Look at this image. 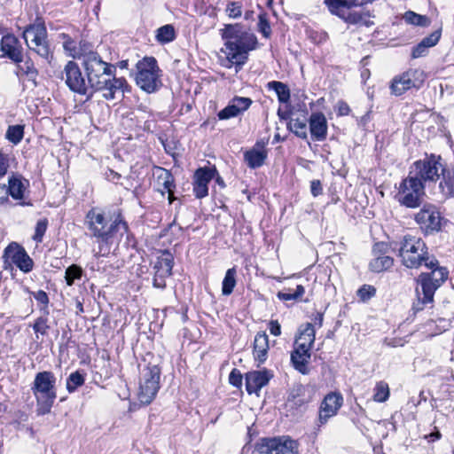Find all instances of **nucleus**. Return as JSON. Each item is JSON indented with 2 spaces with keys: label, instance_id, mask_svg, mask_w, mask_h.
Listing matches in <instances>:
<instances>
[{
  "label": "nucleus",
  "instance_id": "1",
  "mask_svg": "<svg viewBox=\"0 0 454 454\" xmlns=\"http://www.w3.org/2000/svg\"><path fill=\"white\" fill-rule=\"evenodd\" d=\"M446 166L441 156L427 155L423 160L415 161L410 168L409 175L398 188L396 199L406 207L416 208L422 204L425 195V184L435 183Z\"/></svg>",
  "mask_w": 454,
  "mask_h": 454
},
{
  "label": "nucleus",
  "instance_id": "2",
  "mask_svg": "<svg viewBox=\"0 0 454 454\" xmlns=\"http://www.w3.org/2000/svg\"><path fill=\"white\" fill-rule=\"evenodd\" d=\"M113 58L99 51H90L82 54V68L88 78L91 90L105 91L104 98L107 100L115 98L117 92L130 91V86L123 77H116V66L112 64Z\"/></svg>",
  "mask_w": 454,
  "mask_h": 454
},
{
  "label": "nucleus",
  "instance_id": "3",
  "mask_svg": "<svg viewBox=\"0 0 454 454\" xmlns=\"http://www.w3.org/2000/svg\"><path fill=\"white\" fill-rule=\"evenodd\" d=\"M225 41L227 59L236 67H241L248 59V51L256 48L257 38L240 24H228L221 29Z\"/></svg>",
  "mask_w": 454,
  "mask_h": 454
},
{
  "label": "nucleus",
  "instance_id": "4",
  "mask_svg": "<svg viewBox=\"0 0 454 454\" xmlns=\"http://www.w3.org/2000/svg\"><path fill=\"white\" fill-rule=\"evenodd\" d=\"M84 225L90 237L105 243H108L117 234L122 236L129 231V225L121 212L108 218L105 212L98 207H92L87 212Z\"/></svg>",
  "mask_w": 454,
  "mask_h": 454
},
{
  "label": "nucleus",
  "instance_id": "5",
  "mask_svg": "<svg viewBox=\"0 0 454 454\" xmlns=\"http://www.w3.org/2000/svg\"><path fill=\"white\" fill-rule=\"evenodd\" d=\"M398 255L402 258V263L410 269H418L422 263L432 269L438 263L434 257L430 259L426 243L420 238L411 235L403 237Z\"/></svg>",
  "mask_w": 454,
  "mask_h": 454
},
{
  "label": "nucleus",
  "instance_id": "6",
  "mask_svg": "<svg viewBox=\"0 0 454 454\" xmlns=\"http://www.w3.org/2000/svg\"><path fill=\"white\" fill-rule=\"evenodd\" d=\"M56 377L52 372H37L31 386L32 393L36 400V412L45 415L51 412L57 398Z\"/></svg>",
  "mask_w": 454,
  "mask_h": 454
},
{
  "label": "nucleus",
  "instance_id": "7",
  "mask_svg": "<svg viewBox=\"0 0 454 454\" xmlns=\"http://www.w3.org/2000/svg\"><path fill=\"white\" fill-rule=\"evenodd\" d=\"M22 37L30 51H35L49 63L51 61L53 51L50 47L47 29L43 21L38 20L34 24L27 26L23 31Z\"/></svg>",
  "mask_w": 454,
  "mask_h": 454
},
{
  "label": "nucleus",
  "instance_id": "8",
  "mask_svg": "<svg viewBox=\"0 0 454 454\" xmlns=\"http://www.w3.org/2000/svg\"><path fill=\"white\" fill-rule=\"evenodd\" d=\"M137 85L147 93L157 91L161 86L160 69L154 57H145L137 65Z\"/></svg>",
  "mask_w": 454,
  "mask_h": 454
},
{
  "label": "nucleus",
  "instance_id": "9",
  "mask_svg": "<svg viewBox=\"0 0 454 454\" xmlns=\"http://www.w3.org/2000/svg\"><path fill=\"white\" fill-rule=\"evenodd\" d=\"M374 0H324L329 12L335 15L345 23L356 25L364 21V18L369 16L366 13L359 12H346L356 7H363Z\"/></svg>",
  "mask_w": 454,
  "mask_h": 454
},
{
  "label": "nucleus",
  "instance_id": "10",
  "mask_svg": "<svg viewBox=\"0 0 454 454\" xmlns=\"http://www.w3.org/2000/svg\"><path fill=\"white\" fill-rule=\"evenodd\" d=\"M299 444L288 436L259 439L252 454H298Z\"/></svg>",
  "mask_w": 454,
  "mask_h": 454
},
{
  "label": "nucleus",
  "instance_id": "11",
  "mask_svg": "<svg viewBox=\"0 0 454 454\" xmlns=\"http://www.w3.org/2000/svg\"><path fill=\"white\" fill-rule=\"evenodd\" d=\"M160 369L158 365L145 367L139 382L138 399L141 403L148 405L155 398L160 389Z\"/></svg>",
  "mask_w": 454,
  "mask_h": 454
},
{
  "label": "nucleus",
  "instance_id": "12",
  "mask_svg": "<svg viewBox=\"0 0 454 454\" xmlns=\"http://www.w3.org/2000/svg\"><path fill=\"white\" fill-rule=\"evenodd\" d=\"M65 74V82L67 86L74 93L87 96V98H90L94 93L91 90L89 81L85 80L82 73L77 63L74 61H68L63 70Z\"/></svg>",
  "mask_w": 454,
  "mask_h": 454
},
{
  "label": "nucleus",
  "instance_id": "13",
  "mask_svg": "<svg viewBox=\"0 0 454 454\" xmlns=\"http://www.w3.org/2000/svg\"><path fill=\"white\" fill-rule=\"evenodd\" d=\"M423 82L422 71L410 69L393 78L390 85L391 92L395 96H400L411 88H419Z\"/></svg>",
  "mask_w": 454,
  "mask_h": 454
},
{
  "label": "nucleus",
  "instance_id": "14",
  "mask_svg": "<svg viewBox=\"0 0 454 454\" xmlns=\"http://www.w3.org/2000/svg\"><path fill=\"white\" fill-rule=\"evenodd\" d=\"M174 266V256L168 250L161 252L154 262V276L153 286L155 288L164 289L166 287V278L172 275Z\"/></svg>",
  "mask_w": 454,
  "mask_h": 454
},
{
  "label": "nucleus",
  "instance_id": "15",
  "mask_svg": "<svg viewBox=\"0 0 454 454\" xmlns=\"http://www.w3.org/2000/svg\"><path fill=\"white\" fill-rule=\"evenodd\" d=\"M415 221L426 234H432L441 230V215L433 205H425L415 215Z\"/></svg>",
  "mask_w": 454,
  "mask_h": 454
},
{
  "label": "nucleus",
  "instance_id": "16",
  "mask_svg": "<svg viewBox=\"0 0 454 454\" xmlns=\"http://www.w3.org/2000/svg\"><path fill=\"white\" fill-rule=\"evenodd\" d=\"M4 257L11 260L23 272H29L33 269V261L26 250L18 243L12 242L4 251Z\"/></svg>",
  "mask_w": 454,
  "mask_h": 454
},
{
  "label": "nucleus",
  "instance_id": "17",
  "mask_svg": "<svg viewBox=\"0 0 454 454\" xmlns=\"http://www.w3.org/2000/svg\"><path fill=\"white\" fill-rule=\"evenodd\" d=\"M217 174L216 168H200L194 173L193 192L198 199H202L208 194V183Z\"/></svg>",
  "mask_w": 454,
  "mask_h": 454
},
{
  "label": "nucleus",
  "instance_id": "18",
  "mask_svg": "<svg viewBox=\"0 0 454 454\" xmlns=\"http://www.w3.org/2000/svg\"><path fill=\"white\" fill-rule=\"evenodd\" d=\"M431 270V272L421 273L419 276L418 284L423 286H427L434 294L448 278V270L446 268L438 267V263Z\"/></svg>",
  "mask_w": 454,
  "mask_h": 454
},
{
  "label": "nucleus",
  "instance_id": "19",
  "mask_svg": "<svg viewBox=\"0 0 454 454\" xmlns=\"http://www.w3.org/2000/svg\"><path fill=\"white\" fill-rule=\"evenodd\" d=\"M0 48L4 56L16 64L23 61V49L19 39L12 34L4 35L0 41Z\"/></svg>",
  "mask_w": 454,
  "mask_h": 454
},
{
  "label": "nucleus",
  "instance_id": "20",
  "mask_svg": "<svg viewBox=\"0 0 454 454\" xmlns=\"http://www.w3.org/2000/svg\"><path fill=\"white\" fill-rule=\"evenodd\" d=\"M343 398L340 394L330 393L325 395L320 405L319 422L324 425L328 419L334 416L341 407Z\"/></svg>",
  "mask_w": 454,
  "mask_h": 454
},
{
  "label": "nucleus",
  "instance_id": "21",
  "mask_svg": "<svg viewBox=\"0 0 454 454\" xmlns=\"http://www.w3.org/2000/svg\"><path fill=\"white\" fill-rule=\"evenodd\" d=\"M272 374L269 371H253L246 374V389L249 395L254 393L259 395V391L265 387Z\"/></svg>",
  "mask_w": 454,
  "mask_h": 454
},
{
  "label": "nucleus",
  "instance_id": "22",
  "mask_svg": "<svg viewBox=\"0 0 454 454\" xmlns=\"http://www.w3.org/2000/svg\"><path fill=\"white\" fill-rule=\"evenodd\" d=\"M309 130L313 140L324 141L327 136V121L323 113H312L309 120Z\"/></svg>",
  "mask_w": 454,
  "mask_h": 454
},
{
  "label": "nucleus",
  "instance_id": "23",
  "mask_svg": "<svg viewBox=\"0 0 454 454\" xmlns=\"http://www.w3.org/2000/svg\"><path fill=\"white\" fill-rule=\"evenodd\" d=\"M63 41L64 50L73 58L78 59L81 60V65L82 66V54L90 51H99L102 53V49L105 46L98 45L96 50H93L90 44L83 43L81 44L79 49L76 47L75 43L72 40V38L67 34H61Z\"/></svg>",
  "mask_w": 454,
  "mask_h": 454
},
{
  "label": "nucleus",
  "instance_id": "24",
  "mask_svg": "<svg viewBox=\"0 0 454 454\" xmlns=\"http://www.w3.org/2000/svg\"><path fill=\"white\" fill-rule=\"evenodd\" d=\"M264 146L263 141H258L254 148L245 153V161L249 168H257L263 165L267 158V151Z\"/></svg>",
  "mask_w": 454,
  "mask_h": 454
},
{
  "label": "nucleus",
  "instance_id": "25",
  "mask_svg": "<svg viewBox=\"0 0 454 454\" xmlns=\"http://www.w3.org/2000/svg\"><path fill=\"white\" fill-rule=\"evenodd\" d=\"M311 400V395L308 387L301 384L292 387L288 398L287 405L291 408H301Z\"/></svg>",
  "mask_w": 454,
  "mask_h": 454
},
{
  "label": "nucleus",
  "instance_id": "26",
  "mask_svg": "<svg viewBox=\"0 0 454 454\" xmlns=\"http://www.w3.org/2000/svg\"><path fill=\"white\" fill-rule=\"evenodd\" d=\"M442 30L437 29L432 32L428 36H426L422 39V41L418 43L415 47H413L411 51V58L418 59L423 56H426L428 51V48L433 47L437 44L441 38Z\"/></svg>",
  "mask_w": 454,
  "mask_h": 454
},
{
  "label": "nucleus",
  "instance_id": "27",
  "mask_svg": "<svg viewBox=\"0 0 454 454\" xmlns=\"http://www.w3.org/2000/svg\"><path fill=\"white\" fill-rule=\"evenodd\" d=\"M416 295L417 299L413 301L411 307L414 315L423 310L427 305L433 304L434 294L427 286H420V288H416Z\"/></svg>",
  "mask_w": 454,
  "mask_h": 454
},
{
  "label": "nucleus",
  "instance_id": "28",
  "mask_svg": "<svg viewBox=\"0 0 454 454\" xmlns=\"http://www.w3.org/2000/svg\"><path fill=\"white\" fill-rule=\"evenodd\" d=\"M315 341V330L313 324L307 323L300 336L295 340L294 346L300 347L302 352L309 351Z\"/></svg>",
  "mask_w": 454,
  "mask_h": 454
},
{
  "label": "nucleus",
  "instance_id": "29",
  "mask_svg": "<svg viewBox=\"0 0 454 454\" xmlns=\"http://www.w3.org/2000/svg\"><path fill=\"white\" fill-rule=\"evenodd\" d=\"M310 358L309 351L302 352L300 347L294 346V349L291 353V362L295 370L302 374H308V363Z\"/></svg>",
  "mask_w": 454,
  "mask_h": 454
},
{
  "label": "nucleus",
  "instance_id": "30",
  "mask_svg": "<svg viewBox=\"0 0 454 454\" xmlns=\"http://www.w3.org/2000/svg\"><path fill=\"white\" fill-rule=\"evenodd\" d=\"M269 349L268 335L264 333H258L254 340V354L256 360L262 363L266 360Z\"/></svg>",
  "mask_w": 454,
  "mask_h": 454
},
{
  "label": "nucleus",
  "instance_id": "31",
  "mask_svg": "<svg viewBox=\"0 0 454 454\" xmlns=\"http://www.w3.org/2000/svg\"><path fill=\"white\" fill-rule=\"evenodd\" d=\"M439 189L445 199L454 198V168H445L442 174Z\"/></svg>",
  "mask_w": 454,
  "mask_h": 454
},
{
  "label": "nucleus",
  "instance_id": "32",
  "mask_svg": "<svg viewBox=\"0 0 454 454\" xmlns=\"http://www.w3.org/2000/svg\"><path fill=\"white\" fill-rule=\"evenodd\" d=\"M266 86L269 90L275 91L280 103H288L290 101L291 93L286 83L278 81H271L269 82Z\"/></svg>",
  "mask_w": 454,
  "mask_h": 454
},
{
  "label": "nucleus",
  "instance_id": "33",
  "mask_svg": "<svg viewBox=\"0 0 454 454\" xmlns=\"http://www.w3.org/2000/svg\"><path fill=\"white\" fill-rule=\"evenodd\" d=\"M394 264V259L391 256H375L370 263L369 268L372 272L380 273L389 270Z\"/></svg>",
  "mask_w": 454,
  "mask_h": 454
},
{
  "label": "nucleus",
  "instance_id": "34",
  "mask_svg": "<svg viewBox=\"0 0 454 454\" xmlns=\"http://www.w3.org/2000/svg\"><path fill=\"white\" fill-rule=\"evenodd\" d=\"M7 197L11 195L14 200L23 198L24 185L21 180L14 176L9 177L8 184H6Z\"/></svg>",
  "mask_w": 454,
  "mask_h": 454
},
{
  "label": "nucleus",
  "instance_id": "35",
  "mask_svg": "<svg viewBox=\"0 0 454 454\" xmlns=\"http://www.w3.org/2000/svg\"><path fill=\"white\" fill-rule=\"evenodd\" d=\"M403 19L407 24L414 26L426 27L430 25V19L427 16L418 14L412 11H407L403 14Z\"/></svg>",
  "mask_w": 454,
  "mask_h": 454
},
{
  "label": "nucleus",
  "instance_id": "36",
  "mask_svg": "<svg viewBox=\"0 0 454 454\" xmlns=\"http://www.w3.org/2000/svg\"><path fill=\"white\" fill-rule=\"evenodd\" d=\"M157 182L159 185L162 186L165 191L168 192H171L172 189L175 187L174 184V177L170 171L163 168H157Z\"/></svg>",
  "mask_w": 454,
  "mask_h": 454
},
{
  "label": "nucleus",
  "instance_id": "37",
  "mask_svg": "<svg viewBox=\"0 0 454 454\" xmlns=\"http://www.w3.org/2000/svg\"><path fill=\"white\" fill-rule=\"evenodd\" d=\"M23 65L18 64V67L23 74L27 77L28 81L32 82L35 86L37 85L36 77L38 71L35 67L33 60L27 57L25 60L23 59Z\"/></svg>",
  "mask_w": 454,
  "mask_h": 454
},
{
  "label": "nucleus",
  "instance_id": "38",
  "mask_svg": "<svg viewBox=\"0 0 454 454\" xmlns=\"http://www.w3.org/2000/svg\"><path fill=\"white\" fill-rule=\"evenodd\" d=\"M236 269L231 268L227 270L223 280L222 293L223 295H230L236 286Z\"/></svg>",
  "mask_w": 454,
  "mask_h": 454
},
{
  "label": "nucleus",
  "instance_id": "39",
  "mask_svg": "<svg viewBox=\"0 0 454 454\" xmlns=\"http://www.w3.org/2000/svg\"><path fill=\"white\" fill-rule=\"evenodd\" d=\"M287 128L295 136L302 139L307 138V122L305 119H291L287 123Z\"/></svg>",
  "mask_w": 454,
  "mask_h": 454
},
{
  "label": "nucleus",
  "instance_id": "40",
  "mask_svg": "<svg viewBox=\"0 0 454 454\" xmlns=\"http://www.w3.org/2000/svg\"><path fill=\"white\" fill-rule=\"evenodd\" d=\"M84 374L79 371L72 372L67 379V389L69 393L74 392L79 387L84 384Z\"/></svg>",
  "mask_w": 454,
  "mask_h": 454
},
{
  "label": "nucleus",
  "instance_id": "41",
  "mask_svg": "<svg viewBox=\"0 0 454 454\" xmlns=\"http://www.w3.org/2000/svg\"><path fill=\"white\" fill-rule=\"evenodd\" d=\"M156 39L160 43H167L175 39V29L172 25H165L157 29Z\"/></svg>",
  "mask_w": 454,
  "mask_h": 454
},
{
  "label": "nucleus",
  "instance_id": "42",
  "mask_svg": "<svg viewBox=\"0 0 454 454\" xmlns=\"http://www.w3.org/2000/svg\"><path fill=\"white\" fill-rule=\"evenodd\" d=\"M24 136V126L23 125H12L9 126L5 134L6 138L13 143H20Z\"/></svg>",
  "mask_w": 454,
  "mask_h": 454
},
{
  "label": "nucleus",
  "instance_id": "43",
  "mask_svg": "<svg viewBox=\"0 0 454 454\" xmlns=\"http://www.w3.org/2000/svg\"><path fill=\"white\" fill-rule=\"evenodd\" d=\"M82 276V269L76 264H72L71 266L67 267L65 271V279L67 285L69 286H73L74 281L76 279H80Z\"/></svg>",
  "mask_w": 454,
  "mask_h": 454
},
{
  "label": "nucleus",
  "instance_id": "44",
  "mask_svg": "<svg viewBox=\"0 0 454 454\" xmlns=\"http://www.w3.org/2000/svg\"><path fill=\"white\" fill-rule=\"evenodd\" d=\"M389 397L388 385L384 381H380L374 388L373 400L378 403H383Z\"/></svg>",
  "mask_w": 454,
  "mask_h": 454
},
{
  "label": "nucleus",
  "instance_id": "45",
  "mask_svg": "<svg viewBox=\"0 0 454 454\" xmlns=\"http://www.w3.org/2000/svg\"><path fill=\"white\" fill-rule=\"evenodd\" d=\"M230 102L236 108L239 114L247 111L253 103L250 98L238 96L234 97Z\"/></svg>",
  "mask_w": 454,
  "mask_h": 454
},
{
  "label": "nucleus",
  "instance_id": "46",
  "mask_svg": "<svg viewBox=\"0 0 454 454\" xmlns=\"http://www.w3.org/2000/svg\"><path fill=\"white\" fill-rule=\"evenodd\" d=\"M48 315L44 313V315L39 317L36 318L33 325V330L36 333V337L38 338V333L42 335H46L47 331L50 328V325H48Z\"/></svg>",
  "mask_w": 454,
  "mask_h": 454
},
{
  "label": "nucleus",
  "instance_id": "47",
  "mask_svg": "<svg viewBox=\"0 0 454 454\" xmlns=\"http://www.w3.org/2000/svg\"><path fill=\"white\" fill-rule=\"evenodd\" d=\"M48 226V220L46 218L41 219L36 223L35 234L33 239L36 242H42L43 237L45 234Z\"/></svg>",
  "mask_w": 454,
  "mask_h": 454
},
{
  "label": "nucleus",
  "instance_id": "48",
  "mask_svg": "<svg viewBox=\"0 0 454 454\" xmlns=\"http://www.w3.org/2000/svg\"><path fill=\"white\" fill-rule=\"evenodd\" d=\"M238 115L239 113L236 111V108L231 104V102H229L228 106L217 114L219 120H228Z\"/></svg>",
  "mask_w": 454,
  "mask_h": 454
},
{
  "label": "nucleus",
  "instance_id": "49",
  "mask_svg": "<svg viewBox=\"0 0 454 454\" xmlns=\"http://www.w3.org/2000/svg\"><path fill=\"white\" fill-rule=\"evenodd\" d=\"M242 7L239 2H231L227 4L226 12L230 18L236 19L241 16Z\"/></svg>",
  "mask_w": 454,
  "mask_h": 454
},
{
  "label": "nucleus",
  "instance_id": "50",
  "mask_svg": "<svg viewBox=\"0 0 454 454\" xmlns=\"http://www.w3.org/2000/svg\"><path fill=\"white\" fill-rule=\"evenodd\" d=\"M375 293L376 289L372 286L364 285L358 289L357 295L362 301H366L373 297Z\"/></svg>",
  "mask_w": 454,
  "mask_h": 454
},
{
  "label": "nucleus",
  "instance_id": "51",
  "mask_svg": "<svg viewBox=\"0 0 454 454\" xmlns=\"http://www.w3.org/2000/svg\"><path fill=\"white\" fill-rule=\"evenodd\" d=\"M258 27H259V31L262 34V35L264 37L268 38L270 35V34H271L270 26L264 15L261 14L259 16Z\"/></svg>",
  "mask_w": 454,
  "mask_h": 454
},
{
  "label": "nucleus",
  "instance_id": "52",
  "mask_svg": "<svg viewBox=\"0 0 454 454\" xmlns=\"http://www.w3.org/2000/svg\"><path fill=\"white\" fill-rule=\"evenodd\" d=\"M34 294V298L38 301L40 302L41 304H43L44 307L43 309H42L44 313L46 315L49 314V311L47 309V306H48V303H49V297H48V294L43 291V290H39L37 291L36 293H33Z\"/></svg>",
  "mask_w": 454,
  "mask_h": 454
},
{
  "label": "nucleus",
  "instance_id": "53",
  "mask_svg": "<svg viewBox=\"0 0 454 454\" xmlns=\"http://www.w3.org/2000/svg\"><path fill=\"white\" fill-rule=\"evenodd\" d=\"M229 382L237 387L242 385V374L238 369H233L229 375Z\"/></svg>",
  "mask_w": 454,
  "mask_h": 454
},
{
  "label": "nucleus",
  "instance_id": "54",
  "mask_svg": "<svg viewBox=\"0 0 454 454\" xmlns=\"http://www.w3.org/2000/svg\"><path fill=\"white\" fill-rule=\"evenodd\" d=\"M388 245L385 242H378L374 244L372 247V253L374 256H387L386 254L388 252Z\"/></svg>",
  "mask_w": 454,
  "mask_h": 454
},
{
  "label": "nucleus",
  "instance_id": "55",
  "mask_svg": "<svg viewBox=\"0 0 454 454\" xmlns=\"http://www.w3.org/2000/svg\"><path fill=\"white\" fill-rule=\"evenodd\" d=\"M9 168L8 156L0 153V178L4 177Z\"/></svg>",
  "mask_w": 454,
  "mask_h": 454
},
{
  "label": "nucleus",
  "instance_id": "56",
  "mask_svg": "<svg viewBox=\"0 0 454 454\" xmlns=\"http://www.w3.org/2000/svg\"><path fill=\"white\" fill-rule=\"evenodd\" d=\"M310 192L314 197L320 195L323 192L322 184L319 180H313L310 183Z\"/></svg>",
  "mask_w": 454,
  "mask_h": 454
},
{
  "label": "nucleus",
  "instance_id": "57",
  "mask_svg": "<svg viewBox=\"0 0 454 454\" xmlns=\"http://www.w3.org/2000/svg\"><path fill=\"white\" fill-rule=\"evenodd\" d=\"M311 38L317 43H322L327 41L328 39V34L325 31L321 32H313L311 34Z\"/></svg>",
  "mask_w": 454,
  "mask_h": 454
},
{
  "label": "nucleus",
  "instance_id": "58",
  "mask_svg": "<svg viewBox=\"0 0 454 454\" xmlns=\"http://www.w3.org/2000/svg\"><path fill=\"white\" fill-rule=\"evenodd\" d=\"M270 333L274 336H279L281 334V326L277 320H271L269 323Z\"/></svg>",
  "mask_w": 454,
  "mask_h": 454
},
{
  "label": "nucleus",
  "instance_id": "59",
  "mask_svg": "<svg viewBox=\"0 0 454 454\" xmlns=\"http://www.w3.org/2000/svg\"><path fill=\"white\" fill-rule=\"evenodd\" d=\"M278 297L281 301L297 300L296 296H294V292H291V289H288L287 291L278 292Z\"/></svg>",
  "mask_w": 454,
  "mask_h": 454
},
{
  "label": "nucleus",
  "instance_id": "60",
  "mask_svg": "<svg viewBox=\"0 0 454 454\" xmlns=\"http://www.w3.org/2000/svg\"><path fill=\"white\" fill-rule=\"evenodd\" d=\"M350 112L348 105L344 101L338 102V114L340 116L348 115Z\"/></svg>",
  "mask_w": 454,
  "mask_h": 454
},
{
  "label": "nucleus",
  "instance_id": "61",
  "mask_svg": "<svg viewBox=\"0 0 454 454\" xmlns=\"http://www.w3.org/2000/svg\"><path fill=\"white\" fill-rule=\"evenodd\" d=\"M6 184H0V203L7 201Z\"/></svg>",
  "mask_w": 454,
  "mask_h": 454
},
{
  "label": "nucleus",
  "instance_id": "62",
  "mask_svg": "<svg viewBox=\"0 0 454 454\" xmlns=\"http://www.w3.org/2000/svg\"><path fill=\"white\" fill-rule=\"evenodd\" d=\"M106 177L108 180L114 182L121 178V175L113 169H109L108 172H106Z\"/></svg>",
  "mask_w": 454,
  "mask_h": 454
},
{
  "label": "nucleus",
  "instance_id": "63",
  "mask_svg": "<svg viewBox=\"0 0 454 454\" xmlns=\"http://www.w3.org/2000/svg\"><path fill=\"white\" fill-rule=\"evenodd\" d=\"M294 296H296L297 300H299L305 294V288L301 285H298L296 286V289L294 291Z\"/></svg>",
  "mask_w": 454,
  "mask_h": 454
},
{
  "label": "nucleus",
  "instance_id": "64",
  "mask_svg": "<svg viewBox=\"0 0 454 454\" xmlns=\"http://www.w3.org/2000/svg\"><path fill=\"white\" fill-rule=\"evenodd\" d=\"M323 321H324V315L322 313L317 312L314 317V324L317 325L318 327H321L323 325Z\"/></svg>",
  "mask_w": 454,
  "mask_h": 454
}]
</instances>
